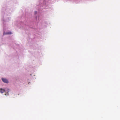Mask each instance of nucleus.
Returning <instances> with one entry per match:
<instances>
[{
    "label": "nucleus",
    "mask_w": 120,
    "mask_h": 120,
    "mask_svg": "<svg viewBox=\"0 0 120 120\" xmlns=\"http://www.w3.org/2000/svg\"><path fill=\"white\" fill-rule=\"evenodd\" d=\"M2 80L4 83H8V80L6 79L2 78Z\"/></svg>",
    "instance_id": "nucleus-1"
},
{
    "label": "nucleus",
    "mask_w": 120,
    "mask_h": 120,
    "mask_svg": "<svg viewBox=\"0 0 120 120\" xmlns=\"http://www.w3.org/2000/svg\"><path fill=\"white\" fill-rule=\"evenodd\" d=\"M35 14H36L37 13V11H35Z\"/></svg>",
    "instance_id": "nucleus-5"
},
{
    "label": "nucleus",
    "mask_w": 120,
    "mask_h": 120,
    "mask_svg": "<svg viewBox=\"0 0 120 120\" xmlns=\"http://www.w3.org/2000/svg\"><path fill=\"white\" fill-rule=\"evenodd\" d=\"M9 89H7L6 91L5 92H7V93H6L5 95H8V93L9 92Z\"/></svg>",
    "instance_id": "nucleus-3"
},
{
    "label": "nucleus",
    "mask_w": 120,
    "mask_h": 120,
    "mask_svg": "<svg viewBox=\"0 0 120 120\" xmlns=\"http://www.w3.org/2000/svg\"><path fill=\"white\" fill-rule=\"evenodd\" d=\"M12 33L11 32H7L6 33V34H12Z\"/></svg>",
    "instance_id": "nucleus-4"
},
{
    "label": "nucleus",
    "mask_w": 120,
    "mask_h": 120,
    "mask_svg": "<svg viewBox=\"0 0 120 120\" xmlns=\"http://www.w3.org/2000/svg\"><path fill=\"white\" fill-rule=\"evenodd\" d=\"M0 92L2 93L5 92L6 91H5L3 89H2L1 88H0Z\"/></svg>",
    "instance_id": "nucleus-2"
}]
</instances>
